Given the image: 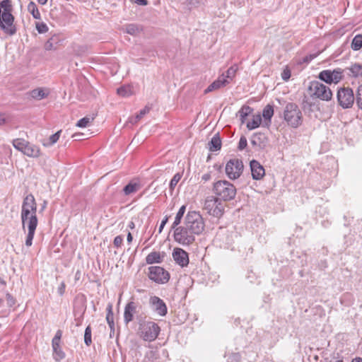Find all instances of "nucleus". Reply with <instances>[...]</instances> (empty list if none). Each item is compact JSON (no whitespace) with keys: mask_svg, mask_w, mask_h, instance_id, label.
Returning a JSON list of instances; mask_svg holds the SVG:
<instances>
[{"mask_svg":"<svg viewBox=\"0 0 362 362\" xmlns=\"http://www.w3.org/2000/svg\"><path fill=\"white\" fill-rule=\"evenodd\" d=\"M284 119L292 128H298L303 124V113L298 105L294 103H288L284 110Z\"/></svg>","mask_w":362,"mask_h":362,"instance_id":"nucleus-1","label":"nucleus"},{"mask_svg":"<svg viewBox=\"0 0 362 362\" xmlns=\"http://www.w3.org/2000/svg\"><path fill=\"white\" fill-rule=\"evenodd\" d=\"M213 191L220 200L223 201H231L236 195L235 187L227 180H219L215 182Z\"/></svg>","mask_w":362,"mask_h":362,"instance_id":"nucleus-2","label":"nucleus"},{"mask_svg":"<svg viewBox=\"0 0 362 362\" xmlns=\"http://www.w3.org/2000/svg\"><path fill=\"white\" fill-rule=\"evenodd\" d=\"M308 91L311 98L323 101H329L332 98V92L330 88L318 81H310Z\"/></svg>","mask_w":362,"mask_h":362,"instance_id":"nucleus-3","label":"nucleus"},{"mask_svg":"<svg viewBox=\"0 0 362 362\" xmlns=\"http://www.w3.org/2000/svg\"><path fill=\"white\" fill-rule=\"evenodd\" d=\"M185 226H187V229L192 230V233L199 235L204 230L205 224L200 214L192 211L187 213L185 220Z\"/></svg>","mask_w":362,"mask_h":362,"instance_id":"nucleus-4","label":"nucleus"},{"mask_svg":"<svg viewBox=\"0 0 362 362\" xmlns=\"http://www.w3.org/2000/svg\"><path fill=\"white\" fill-rule=\"evenodd\" d=\"M204 209L209 215L220 218L224 213V205L218 197L211 196L206 199Z\"/></svg>","mask_w":362,"mask_h":362,"instance_id":"nucleus-5","label":"nucleus"},{"mask_svg":"<svg viewBox=\"0 0 362 362\" xmlns=\"http://www.w3.org/2000/svg\"><path fill=\"white\" fill-rule=\"evenodd\" d=\"M21 221L23 230H25V226L28 228L25 245L26 247H30L33 244V240L38 223L37 214H30L25 220L24 217L21 218Z\"/></svg>","mask_w":362,"mask_h":362,"instance_id":"nucleus-6","label":"nucleus"},{"mask_svg":"<svg viewBox=\"0 0 362 362\" xmlns=\"http://www.w3.org/2000/svg\"><path fill=\"white\" fill-rule=\"evenodd\" d=\"M141 337L147 341H154L158 336L160 328L157 323L148 321L140 325Z\"/></svg>","mask_w":362,"mask_h":362,"instance_id":"nucleus-7","label":"nucleus"},{"mask_svg":"<svg viewBox=\"0 0 362 362\" xmlns=\"http://www.w3.org/2000/svg\"><path fill=\"white\" fill-rule=\"evenodd\" d=\"M196 233L187 229V226L177 227L174 230V238L176 242L183 245H189L195 240Z\"/></svg>","mask_w":362,"mask_h":362,"instance_id":"nucleus-8","label":"nucleus"},{"mask_svg":"<svg viewBox=\"0 0 362 362\" xmlns=\"http://www.w3.org/2000/svg\"><path fill=\"white\" fill-rule=\"evenodd\" d=\"M337 100L339 105L343 108L351 107L355 100L354 94L350 88H341L337 92Z\"/></svg>","mask_w":362,"mask_h":362,"instance_id":"nucleus-9","label":"nucleus"},{"mask_svg":"<svg viewBox=\"0 0 362 362\" xmlns=\"http://www.w3.org/2000/svg\"><path fill=\"white\" fill-rule=\"evenodd\" d=\"M243 170V163L238 158L230 159L226 165V173L229 179L235 180L238 178Z\"/></svg>","mask_w":362,"mask_h":362,"instance_id":"nucleus-10","label":"nucleus"},{"mask_svg":"<svg viewBox=\"0 0 362 362\" xmlns=\"http://www.w3.org/2000/svg\"><path fill=\"white\" fill-rule=\"evenodd\" d=\"M148 271L149 279L157 284H163L170 279V274L161 267L151 266Z\"/></svg>","mask_w":362,"mask_h":362,"instance_id":"nucleus-11","label":"nucleus"},{"mask_svg":"<svg viewBox=\"0 0 362 362\" xmlns=\"http://www.w3.org/2000/svg\"><path fill=\"white\" fill-rule=\"evenodd\" d=\"M14 17L11 12H3L0 20V28L4 33L13 35L16 33V27L13 24Z\"/></svg>","mask_w":362,"mask_h":362,"instance_id":"nucleus-12","label":"nucleus"},{"mask_svg":"<svg viewBox=\"0 0 362 362\" xmlns=\"http://www.w3.org/2000/svg\"><path fill=\"white\" fill-rule=\"evenodd\" d=\"M37 204L33 194L27 195L23 202L21 208V218L24 217V220L30 214H36Z\"/></svg>","mask_w":362,"mask_h":362,"instance_id":"nucleus-13","label":"nucleus"},{"mask_svg":"<svg viewBox=\"0 0 362 362\" xmlns=\"http://www.w3.org/2000/svg\"><path fill=\"white\" fill-rule=\"evenodd\" d=\"M149 303L152 309L160 316L163 317L168 313V308L165 302L158 296H151Z\"/></svg>","mask_w":362,"mask_h":362,"instance_id":"nucleus-14","label":"nucleus"},{"mask_svg":"<svg viewBox=\"0 0 362 362\" xmlns=\"http://www.w3.org/2000/svg\"><path fill=\"white\" fill-rule=\"evenodd\" d=\"M174 261L180 267H187L189 264L188 253L181 248H175L173 252Z\"/></svg>","mask_w":362,"mask_h":362,"instance_id":"nucleus-15","label":"nucleus"},{"mask_svg":"<svg viewBox=\"0 0 362 362\" xmlns=\"http://www.w3.org/2000/svg\"><path fill=\"white\" fill-rule=\"evenodd\" d=\"M252 177L254 180H261L265 175L264 167L256 160H252L250 163Z\"/></svg>","mask_w":362,"mask_h":362,"instance_id":"nucleus-16","label":"nucleus"},{"mask_svg":"<svg viewBox=\"0 0 362 362\" xmlns=\"http://www.w3.org/2000/svg\"><path fill=\"white\" fill-rule=\"evenodd\" d=\"M138 305L134 301L129 302L124 308V322L128 325L134 319V315L136 313Z\"/></svg>","mask_w":362,"mask_h":362,"instance_id":"nucleus-17","label":"nucleus"},{"mask_svg":"<svg viewBox=\"0 0 362 362\" xmlns=\"http://www.w3.org/2000/svg\"><path fill=\"white\" fill-rule=\"evenodd\" d=\"M230 81L225 78L224 74L219 76L216 81L210 84L206 89L204 90V93L207 94L211 91L220 89L222 87H225L228 85Z\"/></svg>","mask_w":362,"mask_h":362,"instance_id":"nucleus-18","label":"nucleus"},{"mask_svg":"<svg viewBox=\"0 0 362 362\" xmlns=\"http://www.w3.org/2000/svg\"><path fill=\"white\" fill-rule=\"evenodd\" d=\"M267 137L265 134L262 132L255 133L252 135L251 139V144L253 146H257L259 148H263L267 143Z\"/></svg>","mask_w":362,"mask_h":362,"instance_id":"nucleus-19","label":"nucleus"},{"mask_svg":"<svg viewBox=\"0 0 362 362\" xmlns=\"http://www.w3.org/2000/svg\"><path fill=\"white\" fill-rule=\"evenodd\" d=\"M344 69V73L349 76L358 78L362 76V65L358 63L351 64Z\"/></svg>","mask_w":362,"mask_h":362,"instance_id":"nucleus-20","label":"nucleus"},{"mask_svg":"<svg viewBox=\"0 0 362 362\" xmlns=\"http://www.w3.org/2000/svg\"><path fill=\"white\" fill-rule=\"evenodd\" d=\"M24 155L30 158H38L40 156V149L37 146L28 141Z\"/></svg>","mask_w":362,"mask_h":362,"instance_id":"nucleus-21","label":"nucleus"},{"mask_svg":"<svg viewBox=\"0 0 362 362\" xmlns=\"http://www.w3.org/2000/svg\"><path fill=\"white\" fill-rule=\"evenodd\" d=\"M49 92L47 89H44L42 88H38L33 89L30 92V95L33 99L40 100L43 98H45L48 96Z\"/></svg>","mask_w":362,"mask_h":362,"instance_id":"nucleus-22","label":"nucleus"},{"mask_svg":"<svg viewBox=\"0 0 362 362\" xmlns=\"http://www.w3.org/2000/svg\"><path fill=\"white\" fill-rule=\"evenodd\" d=\"M62 41L59 35H53L45 44V49L46 50L56 49L57 45Z\"/></svg>","mask_w":362,"mask_h":362,"instance_id":"nucleus-23","label":"nucleus"},{"mask_svg":"<svg viewBox=\"0 0 362 362\" xmlns=\"http://www.w3.org/2000/svg\"><path fill=\"white\" fill-rule=\"evenodd\" d=\"M163 255L161 256L159 252H151L146 257V262L148 264L160 263L163 262Z\"/></svg>","mask_w":362,"mask_h":362,"instance_id":"nucleus-24","label":"nucleus"},{"mask_svg":"<svg viewBox=\"0 0 362 362\" xmlns=\"http://www.w3.org/2000/svg\"><path fill=\"white\" fill-rule=\"evenodd\" d=\"M125 32L131 35L136 36L139 35L142 30V26L135 23H130L125 25Z\"/></svg>","mask_w":362,"mask_h":362,"instance_id":"nucleus-25","label":"nucleus"},{"mask_svg":"<svg viewBox=\"0 0 362 362\" xmlns=\"http://www.w3.org/2000/svg\"><path fill=\"white\" fill-rule=\"evenodd\" d=\"M208 148L210 151H216L221 148V141L218 134H215L208 144Z\"/></svg>","mask_w":362,"mask_h":362,"instance_id":"nucleus-26","label":"nucleus"},{"mask_svg":"<svg viewBox=\"0 0 362 362\" xmlns=\"http://www.w3.org/2000/svg\"><path fill=\"white\" fill-rule=\"evenodd\" d=\"M140 188L141 185L139 182L131 181L124 187L123 192L125 195H129L132 193L136 192L140 189Z\"/></svg>","mask_w":362,"mask_h":362,"instance_id":"nucleus-27","label":"nucleus"},{"mask_svg":"<svg viewBox=\"0 0 362 362\" xmlns=\"http://www.w3.org/2000/svg\"><path fill=\"white\" fill-rule=\"evenodd\" d=\"M262 122V117L259 114L253 115L252 120L247 123V128L249 130L255 129L259 127Z\"/></svg>","mask_w":362,"mask_h":362,"instance_id":"nucleus-28","label":"nucleus"},{"mask_svg":"<svg viewBox=\"0 0 362 362\" xmlns=\"http://www.w3.org/2000/svg\"><path fill=\"white\" fill-rule=\"evenodd\" d=\"M344 69L337 68L334 70H331L332 78H333V83H337L344 78Z\"/></svg>","mask_w":362,"mask_h":362,"instance_id":"nucleus-29","label":"nucleus"},{"mask_svg":"<svg viewBox=\"0 0 362 362\" xmlns=\"http://www.w3.org/2000/svg\"><path fill=\"white\" fill-rule=\"evenodd\" d=\"M28 141L23 139H16L13 141V146L24 154Z\"/></svg>","mask_w":362,"mask_h":362,"instance_id":"nucleus-30","label":"nucleus"},{"mask_svg":"<svg viewBox=\"0 0 362 362\" xmlns=\"http://www.w3.org/2000/svg\"><path fill=\"white\" fill-rule=\"evenodd\" d=\"M107 315H106V320L107 322V324L111 329V331H115V323H114V314L112 312V305H108L107 308Z\"/></svg>","mask_w":362,"mask_h":362,"instance_id":"nucleus-31","label":"nucleus"},{"mask_svg":"<svg viewBox=\"0 0 362 362\" xmlns=\"http://www.w3.org/2000/svg\"><path fill=\"white\" fill-rule=\"evenodd\" d=\"M318 78L327 83L331 84L333 83V78L331 75V70L327 69L320 72Z\"/></svg>","mask_w":362,"mask_h":362,"instance_id":"nucleus-32","label":"nucleus"},{"mask_svg":"<svg viewBox=\"0 0 362 362\" xmlns=\"http://www.w3.org/2000/svg\"><path fill=\"white\" fill-rule=\"evenodd\" d=\"M28 11L35 19H40L41 16L36 4L30 1L28 5Z\"/></svg>","mask_w":362,"mask_h":362,"instance_id":"nucleus-33","label":"nucleus"},{"mask_svg":"<svg viewBox=\"0 0 362 362\" xmlns=\"http://www.w3.org/2000/svg\"><path fill=\"white\" fill-rule=\"evenodd\" d=\"M150 108L146 106L144 109L141 110L135 116L129 119V122L134 124L137 123L146 114L148 113Z\"/></svg>","mask_w":362,"mask_h":362,"instance_id":"nucleus-34","label":"nucleus"},{"mask_svg":"<svg viewBox=\"0 0 362 362\" xmlns=\"http://www.w3.org/2000/svg\"><path fill=\"white\" fill-rule=\"evenodd\" d=\"M53 358L57 362L61 361L65 358V353L62 351L60 345L52 347Z\"/></svg>","mask_w":362,"mask_h":362,"instance_id":"nucleus-35","label":"nucleus"},{"mask_svg":"<svg viewBox=\"0 0 362 362\" xmlns=\"http://www.w3.org/2000/svg\"><path fill=\"white\" fill-rule=\"evenodd\" d=\"M185 210H186V206L185 205L182 206L180 208L179 211H177V213L176 214L175 221L173 223L172 228L175 229L177 227V226L180 223L181 220L183 217V215L185 212Z\"/></svg>","mask_w":362,"mask_h":362,"instance_id":"nucleus-36","label":"nucleus"},{"mask_svg":"<svg viewBox=\"0 0 362 362\" xmlns=\"http://www.w3.org/2000/svg\"><path fill=\"white\" fill-rule=\"evenodd\" d=\"M351 47L354 51L359 50L362 47V35H357L354 37Z\"/></svg>","mask_w":362,"mask_h":362,"instance_id":"nucleus-37","label":"nucleus"},{"mask_svg":"<svg viewBox=\"0 0 362 362\" xmlns=\"http://www.w3.org/2000/svg\"><path fill=\"white\" fill-rule=\"evenodd\" d=\"M273 115H274L273 106L271 105H266L262 111V117L265 119H268L270 122Z\"/></svg>","mask_w":362,"mask_h":362,"instance_id":"nucleus-38","label":"nucleus"},{"mask_svg":"<svg viewBox=\"0 0 362 362\" xmlns=\"http://www.w3.org/2000/svg\"><path fill=\"white\" fill-rule=\"evenodd\" d=\"M118 95L122 97H127L132 94V88L130 86H124L117 88Z\"/></svg>","mask_w":362,"mask_h":362,"instance_id":"nucleus-39","label":"nucleus"},{"mask_svg":"<svg viewBox=\"0 0 362 362\" xmlns=\"http://www.w3.org/2000/svg\"><path fill=\"white\" fill-rule=\"evenodd\" d=\"M93 119H94L93 117H90V116L84 117L83 118L79 119L77 122L76 126L78 127H86L90 125V124L93 121Z\"/></svg>","mask_w":362,"mask_h":362,"instance_id":"nucleus-40","label":"nucleus"},{"mask_svg":"<svg viewBox=\"0 0 362 362\" xmlns=\"http://www.w3.org/2000/svg\"><path fill=\"white\" fill-rule=\"evenodd\" d=\"M238 70V66L236 65L231 66L227 71L226 74H224L225 78L228 79L229 81H231L233 77L235 76V73Z\"/></svg>","mask_w":362,"mask_h":362,"instance_id":"nucleus-41","label":"nucleus"},{"mask_svg":"<svg viewBox=\"0 0 362 362\" xmlns=\"http://www.w3.org/2000/svg\"><path fill=\"white\" fill-rule=\"evenodd\" d=\"M252 112V108L248 105H244L238 111V114L240 117H247Z\"/></svg>","mask_w":362,"mask_h":362,"instance_id":"nucleus-42","label":"nucleus"},{"mask_svg":"<svg viewBox=\"0 0 362 362\" xmlns=\"http://www.w3.org/2000/svg\"><path fill=\"white\" fill-rule=\"evenodd\" d=\"M84 342L87 346H90L92 343L91 328H90V325H88L85 329Z\"/></svg>","mask_w":362,"mask_h":362,"instance_id":"nucleus-43","label":"nucleus"},{"mask_svg":"<svg viewBox=\"0 0 362 362\" xmlns=\"http://www.w3.org/2000/svg\"><path fill=\"white\" fill-rule=\"evenodd\" d=\"M356 102L358 108L362 110V85L359 86L356 95Z\"/></svg>","mask_w":362,"mask_h":362,"instance_id":"nucleus-44","label":"nucleus"},{"mask_svg":"<svg viewBox=\"0 0 362 362\" xmlns=\"http://www.w3.org/2000/svg\"><path fill=\"white\" fill-rule=\"evenodd\" d=\"M182 177V175L179 173H176L173 177L172 178V180H170V189L171 190H173L175 187L177 185V184L178 183V182L180 180Z\"/></svg>","mask_w":362,"mask_h":362,"instance_id":"nucleus-45","label":"nucleus"},{"mask_svg":"<svg viewBox=\"0 0 362 362\" xmlns=\"http://www.w3.org/2000/svg\"><path fill=\"white\" fill-rule=\"evenodd\" d=\"M61 132H62L61 130L58 131L55 134L50 136V137L49 139V143L48 144H44V145L45 146H50V145L55 144L59 139Z\"/></svg>","mask_w":362,"mask_h":362,"instance_id":"nucleus-46","label":"nucleus"},{"mask_svg":"<svg viewBox=\"0 0 362 362\" xmlns=\"http://www.w3.org/2000/svg\"><path fill=\"white\" fill-rule=\"evenodd\" d=\"M36 29L39 33H45L48 31V27L45 23H37Z\"/></svg>","mask_w":362,"mask_h":362,"instance_id":"nucleus-47","label":"nucleus"},{"mask_svg":"<svg viewBox=\"0 0 362 362\" xmlns=\"http://www.w3.org/2000/svg\"><path fill=\"white\" fill-rule=\"evenodd\" d=\"M11 2L9 0H3L1 2V8H3L4 11L3 12H11Z\"/></svg>","mask_w":362,"mask_h":362,"instance_id":"nucleus-48","label":"nucleus"},{"mask_svg":"<svg viewBox=\"0 0 362 362\" xmlns=\"http://www.w3.org/2000/svg\"><path fill=\"white\" fill-rule=\"evenodd\" d=\"M247 145V141L245 136H242L240 139L238 144V149L242 151L246 148Z\"/></svg>","mask_w":362,"mask_h":362,"instance_id":"nucleus-49","label":"nucleus"},{"mask_svg":"<svg viewBox=\"0 0 362 362\" xmlns=\"http://www.w3.org/2000/svg\"><path fill=\"white\" fill-rule=\"evenodd\" d=\"M6 300H7V305L8 307H12L16 303V300L14 298L8 293L6 295Z\"/></svg>","mask_w":362,"mask_h":362,"instance_id":"nucleus-50","label":"nucleus"},{"mask_svg":"<svg viewBox=\"0 0 362 362\" xmlns=\"http://www.w3.org/2000/svg\"><path fill=\"white\" fill-rule=\"evenodd\" d=\"M123 242V238L121 235H117L115 238L113 244L116 247H121Z\"/></svg>","mask_w":362,"mask_h":362,"instance_id":"nucleus-51","label":"nucleus"},{"mask_svg":"<svg viewBox=\"0 0 362 362\" xmlns=\"http://www.w3.org/2000/svg\"><path fill=\"white\" fill-rule=\"evenodd\" d=\"M282 79L284 81H287L291 77V71L288 69L284 70L282 74H281Z\"/></svg>","mask_w":362,"mask_h":362,"instance_id":"nucleus-52","label":"nucleus"},{"mask_svg":"<svg viewBox=\"0 0 362 362\" xmlns=\"http://www.w3.org/2000/svg\"><path fill=\"white\" fill-rule=\"evenodd\" d=\"M318 54H309L304 57L303 62L306 63H309L311 62L313 59H315Z\"/></svg>","mask_w":362,"mask_h":362,"instance_id":"nucleus-53","label":"nucleus"},{"mask_svg":"<svg viewBox=\"0 0 362 362\" xmlns=\"http://www.w3.org/2000/svg\"><path fill=\"white\" fill-rule=\"evenodd\" d=\"M168 217L166 216L163 219V221H161L160 223V225L159 226V228H158V233H160L165 226V225L166 224V223L168 222Z\"/></svg>","mask_w":362,"mask_h":362,"instance_id":"nucleus-54","label":"nucleus"},{"mask_svg":"<svg viewBox=\"0 0 362 362\" xmlns=\"http://www.w3.org/2000/svg\"><path fill=\"white\" fill-rule=\"evenodd\" d=\"M66 285L64 282H62L58 288V293L60 296H62L64 293L65 291Z\"/></svg>","mask_w":362,"mask_h":362,"instance_id":"nucleus-55","label":"nucleus"},{"mask_svg":"<svg viewBox=\"0 0 362 362\" xmlns=\"http://www.w3.org/2000/svg\"><path fill=\"white\" fill-rule=\"evenodd\" d=\"M135 4L141 6H146L148 5L147 0H132Z\"/></svg>","mask_w":362,"mask_h":362,"instance_id":"nucleus-56","label":"nucleus"},{"mask_svg":"<svg viewBox=\"0 0 362 362\" xmlns=\"http://www.w3.org/2000/svg\"><path fill=\"white\" fill-rule=\"evenodd\" d=\"M59 343H60V339H57V338H55V337H54V338L52 339V347H54V346H59Z\"/></svg>","mask_w":362,"mask_h":362,"instance_id":"nucleus-57","label":"nucleus"},{"mask_svg":"<svg viewBox=\"0 0 362 362\" xmlns=\"http://www.w3.org/2000/svg\"><path fill=\"white\" fill-rule=\"evenodd\" d=\"M83 135V134H81V133H78V134H74L72 137L75 139V140H82L83 139V138H81V136Z\"/></svg>","mask_w":362,"mask_h":362,"instance_id":"nucleus-58","label":"nucleus"},{"mask_svg":"<svg viewBox=\"0 0 362 362\" xmlns=\"http://www.w3.org/2000/svg\"><path fill=\"white\" fill-rule=\"evenodd\" d=\"M62 335V332L60 329H59L57 331L55 336L54 337L61 340Z\"/></svg>","mask_w":362,"mask_h":362,"instance_id":"nucleus-59","label":"nucleus"},{"mask_svg":"<svg viewBox=\"0 0 362 362\" xmlns=\"http://www.w3.org/2000/svg\"><path fill=\"white\" fill-rule=\"evenodd\" d=\"M6 119L4 115L0 114V125H2L5 123Z\"/></svg>","mask_w":362,"mask_h":362,"instance_id":"nucleus-60","label":"nucleus"},{"mask_svg":"<svg viewBox=\"0 0 362 362\" xmlns=\"http://www.w3.org/2000/svg\"><path fill=\"white\" fill-rule=\"evenodd\" d=\"M210 177H211V175L209 173H206V174L203 175L202 178L204 181H207L210 179Z\"/></svg>","mask_w":362,"mask_h":362,"instance_id":"nucleus-61","label":"nucleus"},{"mask_svg":"<svg viewBox=\"0 0 362 362\" xmlns=\"http://www.w3.org/2000/svg\"><path fill=\"white\" fill-rule=\"evenodd\" d=\"M132 239H133V238H132L131 233H128L127 237V242L131 243L132 241Z\"/></svg>","mask_w":362,"mask_h":362,"instance_id":"nucleus-62","label":"nucleus"},{"mask_svg":"<svg viewBox=\"0 0 362 362\" xmlns=\"http://www.w3.org/2000/svg\"><path fill=\"white\" fill-rule=\"evenodd\" d=\"M135 227V225H134V223L133 221H131L129 223V228H130L131 229H134Z\"/></svg>","mask_w":362,"mask_h":362,"instance_id":"nucleus-63","label":"nucleus"},{"mask_svg":"<svg viewBox=\"0 0 362 362\" xmlns=\"http://www.w3.org/2000/svg\"><path fill=\"white\" fill-rule=\"evenodd\" d=\"M352 362H362V358H356L353 359Z\"/></svg>","mask_w":362,"mask_h":362,"instance_id":"nucleus-64","label":"nucleus"}]
</instances>
